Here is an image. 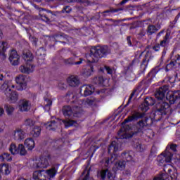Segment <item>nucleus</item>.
<instances>
[{"instance_id": "nucleus-1", "label": "nucleus", "mask_w": 180, "mask_h": 180, "mask_svg": "<svg viewBox=\"0 0 180 180\" xmlns=\"http://www.w3.org/2000/svg\"><path fill=\"white\" fill-rule=\"evenodd\" d=\"M151 124H153V119L145 118V120H141L137 123V131H127V129H130V127H123L118 131L119 139L121 140H123V139H131V137H133L136 133H140L144 127H146V126H151Z\"/></svg>"}, {"instance_id": "nucleus-2", "label": "nucleus", "mask_w": 180, "mask_h": 180, "mask_svg": "<svg viewBox=\"0 0 180 180\" xmlns=\"http://www.w3.org/2000/svg\"><path fill=\"white\" fill-rule=\"evenodd\" d=\"M109 53H110V50H109L108 46H94L90 49L89 54H87L86 57L89 63H98L99 58L108 56Z\"/></svg>"}, {"instance_id": "nucleus-3", "label": "nucleus", "mask_w": 180, "mask_h": 180, "mask_svg": "<svg viewBox=\"0 0 180 180\" xmlns=\"http://www.w3.org/2000/svg\"><path fill=\"white\" fill-rule=\"evenodd\" d=\"M173 154L172 152H165L162 153L158 157V165L162 166L164 165L165 169L164 171L165 172H171L172 171L171 169H168V167H171L169 165H165L166 162H171L172 161V157Z\"/></svg>"}, {"instance_id": "nucleus-4", "label": "nucleus", "mask_w": 180, "mask_h": 180, "mask_svg": "<svg viewBox=\"0 0 180 180\" xmlns=\"http://www.w3.org/2000/svg\"><path fill=\"white\" fill-rule=\"evenodd\" d=\"M171 110L169 104L164 101H158L156 104V110L155 115H159V116H165L169 113Z\"/></svg>"}, {"instance_id": "nucleus-5", "label": "nucleus", "mask_w": 180, "mask_h": 180, "mask_svg": "<svg viewBox=\"0 0 180 180\" xmlns=\"http://www.w3.org/2000/svg\"><path fill=\"white\" fill-rule=\"evenodd\" d=\"M50 156L49 155L46 156L41 157L39 160H34L30 162V165L32 168L39 169V168H47L49 165Z\"/></svg>"}, {"instance_id": "nucleus-6", "label": "nucleus", "mask_w": 180, "mask_h": 180, "mask_svg": "<svg viewBox=\"0 0 180 180\" xmlns=\"http://www.w3.org/2000/svg\"><path fill=\"white\" fill-rule=\"evenodd\" d=\"M64 124L65 127H68V120H60L57 119L56 120H52L45 124L46 129L47 130H57L61 124Z\"/></svg>"}, {"instance_id": "nucleus-7", "label": "nucleus", "mask_w": 180, "mask_h": 180, "mask_svg": "<svg viewBox=\"0 0 180 180\" xmlns=\"http://www.w3.org/2000/svg\"><path fill=\"white\" fill-rule=\"evenodd\" d=\"M168 86L165 85L156 90L155 96V98L158 99V102H161V101H164V99H165V94L168 92Z\"/></svg>"}, {"instance_id": "nucleus-8", "label": "nucleus", "mask_w": 180, "mask_h": 180, "mask_svg": "<svg viewBox=\"0 0 180 180\" xmlns=\"http://www.w3.org/2000/svg\"><path fill=\"white\" fill-rule=\"evenodd\" d=\"M97 176L98 178H101L102 180L106 179V176L108 180L115 179V175L112 174L109 169H102L98 172Z\"/></svg>"}, {"instance_id": "nucleus-9", "label": "nucleus", "mask_w": 180, "mask_h": 180, "mask_svg": "<svg viewBox=\"0 0 180 180\" xmlns=\"http://www.w3.org/2000/svg\"><path fill=\"white\" fill-rule=\"evenodd\" d=\"M155 104V100L152 97H146L144 102L140 105L142 112H147L150 109V106Z\"/></svg>"}, {"instance_id": "nucleus-10", "label": "nucleus", "mask_w": 180, "mask_h": 180, "mask_svg": "<svg viewBox=\"0 0 180 180\" xmlns=\"http://www.w3.org/2000/svg\"><path fill=\"white\" fill-rule=\"evenodd\" d=\"M15 82L18 85L17 86L18 91H23V89H26L27 84H26V79L23 75H20L19 76L16 77Z\"/></svg>"}, {"instance_id": "nucleus-11", "label": "nucleus", "mask_w": 180, "mask_h": 180, "mask_svg": "<svg viewBox=\"0 0 180 180\" xmlns=\"http://www.w3.org/2000/svg\"><path fill=\"white\" fill-rule=\"evenodd\" d=\"M144 112H140L137 111H134L131 116H129L127 119L124 120L123 123H129L130 122H136L139 120V119H143L145 116Z\"/></svg>"}, {"instance_id": "nucleus-12", "label": "nucleus", "mask_w": 180, "mask_h": 180, "mask_svg": "<svg viewBox=\"0 0 180 180\" xmlns=\"http://www.w3.org/2000/svg\"><path fill=\"white\" fill-rule=\"evenodd\" d=\"M8 60L12 65H19L20 56H19L16 50L10 51Z\"/></svg>"}, {"instance_id": "nucleus-13", "label": "nucleus", "mask_w": 180, "mask_h": 180, "mask_svg": "<svg viewBox=\"0 0 180 180\" xmlns=\"http://www.w3.org/2000/svg\"><path fill=\"white\" fill-rule=\"evenodd\" d=\"M169 32H167L163 39L160 41V46L163 49L162 54H165L167 53V50H168V47L169 46Z\"/></svg>"}, {"instance_id": "nucleus-14", "label": "nucleus", "mask_w": 180, "mask_h": 180, "mask_svg": "<svg viewBox=\"0 0 180 180\" xmlns=\"http://www.w3.org/2000/svg\"><path fill=\"white\" fill-rule=\"evenodd\" d=\"M39 18L43 22H50L53 18V13L51 11L42 10L39 12Z\"/></svg>"}, {"instance_id": "nucleus-15", "label": "nucleus", "mask_w": 180, "mask_h": 180, "mask_svg": "<svg viewBox=\"0 0 180 180\" xmlns=\"http://www.w3.org/2000/svg\"><path fill=\"white\" fill-rule=\"evenodd\" d=\"M94 91V88L91 85H83L80 89V94H82L84 96H89V95H92Z\"/></svg>"}, {"instance_id": "nucleus-16", "label": "nucleus", "mask_w": 180, "mask_h": 180, "mask_svg": "<svg viewBox=\"0 0 180 180\" xmlns=\"http://www.w3.org/2000/svg\"><path fill=\"white\" fill-rule=\"evenodd\" d=\"M14 139L17 141H22V140H24L26 138V133H25V131L22 129H16L14 131Z\"/></svg>"}, {"instance_id": "nucleus-17", "label": "nucleus", "mask_w": 180, "mask_h": 180, "mask_svg": "<svg viewBox=\"0 0 180 180\" xmlns=\"http://www.w3.org/2000/svg\"><path fill=\"white\" fill-rule=\"evenodd\" d=\"M18 108L20 112H29L30 110V103L27 100H20L18 104Z\"/></svg>"}, {"instance_id": "nucleus-18", "label": "nucleus", "mask_w": 180, "mask_h": 180, "mask_svg": "<svg viewBox=\"0 0 180 180\" xmlns=\"http://www.w3.org/2000/svg\"><path fill=\"white\" fill-rule=\"evenodd\" d=\"M34 68V66H33V65L27 63L25 65L20 66L19 70L22 74H30L31 72H33Z\"/></svg>"}, {"instance_id": "nucleus-19", "label": "nucleus", "mask_w": 180, "mask_h": 180, "mask_svg": "<svg viewBox=\"0 0 180 180\" xmlns=\"http://www.w3.org/2000/svg\"><path fill=\"white\" fill-rule=\"evenodd\" d=\"M121 157L124 161H127V162L130 161H133V158H134V152L129 150V151H124L121 154Z\"/></svg>"}, {"instance_id": "nucleus-20", "label": "nucleus", "mask_w": 180, "mask_h": 180, "mask_svg": "<svg viewBox=\"0 0 180 180\" xmlns=\"http://www.w3.org/2000/svg\"><path fill=\"white\" fill-rule=\"evenodd\" d=\"M179 94L178 92H171L167 94L166 98L169 101V103L172 105H174L176 101H178L179 99Z\"/></svg>"}, {"instance_id": "nucleus-21", "label": "nucleus", "mask_w": 180, "mask_h": 180, "mask_svg": "<svg viewBox=\"0 0 180 180\" xmlns=\"http://www.w3.org/2000/svg\"><path fill=\"white\" fill-rule=\"evenodd\" d=\"M79 84H81V82L79 81L78 76L70 75L69 77L68 84L70 86H72V87L78 86Z\"/></svg>"}, {"instance_id": "nucleus-22", "label": "nucleus", "mask_w": 180, "mask_h": 180, "mask_svg": "<svg viewBox=\"0 0 180 180\" xmlns=\"http://www.w3.org/2000/svg\"><path fill=\"white\" fill-rule=\"evenodd\" d=\"M0 89L5 95H9V92L12 90V89H11V82H9V81H5L4 84H1Z\"/></svg>"}, {"instance_id": "nucleus-23", "label": "nucleus", "mask_w": 180, "mask_h": 180, "mask_svg": "<svg viewBox=\"0 0 180 180\" xmlns=\"http://www.w3.org/2000/svg\"><path fill=\"white\" fill-rule=\"evenodd\" d=\"M71 112L75 117H81V115L84 113V110H82V108L79 106L75 105L71 109Z\"/></svg>"}, {"instance_id": "nucleus-24", "label": "nucleus", "mask_w": 180, "mask_h": 180, "mask_svg": "<svg viewBox=\"0 0 180 180\" xmlns=\"http://www.w3.org/2000/svg\"><path fill=\"white\" fill-rule=\"evenodd\" d=\"M41 134V128L39 126L34 127L30 131V136L34 139H37V137H39Z\"/></svg>"}, {"instance_id": "nucleus-25", "label": "nucleus", "mask_w": 180, "mask_h": 180, "mask_svg": "<svg viewBox=\"0 0 180 180\" xmlns=\"http://www.w3.org/2000/svg\"><path fill=\"white\" fill-rule=\"evenodd\" d=\"M8 49V44L5 41L0 42V57H1L2 60H5L6 58V55L5 54V51Z\"/></svg>"}, {"instance_id": "nucleus-26", "label": "nucleus", "mask_w": 180, "mask_h": 180, "mask_svg": "<svg viewBox=\"0 0 180 180\" xmlns=\"http://www.w3.org/2000/svg\"><path fill=\"white\" fill-rule=\"evenodd\" d=\"M51 146L55 150H60L64 146V141L63 139L54 140L51 142Z\"/></svg>"}, {"instance_id": "nucleus-27", "label": "nucleus", "mask_w": 180, "mask_h": 180, "mask_svg": "<svg viewBox=\"0 0 180 180\" xmlns=\"http://www.w3.org/2000/svg\"><path fill=\"white\" fill-rule=\"evenodd\" d=\"M94 72V66L92 65H87L82 70V74L84 77H91Z\"/></svg>"}, {"instance_id": "nucleus-28", "label": "nucleus", "mask_w": 180, "mask_h": 180, "mask_svg": "<svg viewBox=\"0 0 180 180\" xmlns=\"http://www.w3.org/2000/svg\"><path fill=\"white\" fill-rule=\"evenodd\" d=\"M171 151L175 153H178V145L175 143H170L169 145H167L165 152H166L167 153H171Z\"/></svg>"}, {"instance_id": "nucleus-29", "label": "nucleus", "mask_w": 180, "mask_h": 180, "mask_svg": "<svg viewBox=\"0 0 180 180\" xmlns=\"http://www.w3.org/2000/svg\"><path fill=\"white\" fill-rule=\"evenodd\" d=\"M22 58H24L25 61H32L33 60V54L29 50L23 51Z\"/></svg>"}, {"instance_id": "nucleus-30", "label": "nucleus", "mask_w": 180, "mask_h": 180, "mask_svg": "<svg viewBox=\"0 0 180 180\" xmlns=\"http://www.w3.org/2000/svg\"><path fill=\"white\" fill-rule=\"evenodd\" d=\"M24 144L30 150H32L33 148H34V141L32 138L25 139Z\"/></svg>"}, {"instance_id": "nucleus-31", "label": "nucleus", "mask_w": 180, "mask_h": 180, "mask_svg": "<svg viewBox=\"0 0 180 180\" xmlns=\"http://www.w3.org/2000/svg\"><path fill=\"white\" fill-rule=\"evenodd\" d=\"M117 150H119V143L114 141L110 144L108 147V153H116Z\"/></svg>"}, {"instance_id": "nucleus-32", "label": "nucleus", "mask_w": 180, "mask_h": 180, "mask_svg": "<svg viewBox=\"0 0 180 180\" xmlns=\"http://www.w3.org/2000/svg\"><path fill=\"white\" fill-rule=\"evenodd\" d=\"M161 68H160V66H157L155 68H153L148 74V77L150 78L149 79H153V78H155V75L158 74L160 72Z\"/></svg>"}, {"instance_id": "nucleus-33", "label": "nucleus", "mask_w": 180, "mask_h": 180, "mask_svg": "<svg viewBox=\"0 0 180 180\" xmlns=\"http://www.w3.org/2000/svg\"><path fill=\"white\" fill-rule=\"evenodd\" d=\"M146 32L148 36H151V34H154V33H157V32H158V29L154 25H149L147 27Z\"/></svg>"}, {"instance_id": "nucleus-34", "label": "nucleus", "mask_w": 180, "mask_h": 180, "mask_svg": "<svg viewBox=\"0 0 180 180\" xmlns=\"http://www.w3.org/2000/svg\"><path fill=\"white\" fill-rule=\"evenodd\" d=\"M7 98H9L11 101H13V102H16L18 101V94L16 91H12V90L8 92V95H6Z\"/></svg>"}, {"instance_id": "nucleus-35", "label": "nucleus", "mask_w": 180, "mask_h": 180, "mask_svg": "<svg viewBox=\"0 0 180 180\" xmlns=\"http://www.w3.org/2000/svg\"><path fill=\"white\" fill-rule=\"evenodd\" d=\"M9 151L13 154V155L19 154V146L17 147L16 144L11 143L9 148Z\"/></svg>"}, {"instance_id": "nucleus-36", "label": "nucleus", "mask_w": 180, "mask_h": 180, "mask_svg": "<svg viewBox=\"0 0 180 180\" xmlns=\"http://www.w3.org/2000/svg\"><path fill=\"white\" fill-rule=\"evenodd\" d=\"M126 167V161L124 160H120L117 162L115 165V167L117 168V169H120V171L124 169Z\"/></svg>"}, {"instance_id": "nucleus-37", "label": "nucleus", "mask_w": 180, "mask_h": 180, "mask_svg": "<svg viewBox=\"0 0 180 180\" xmlns=\"http://www.w3.org/2000/svg\"><path fill=\"white\" fill-rule=\"evenodd\" d=\"M36 54L39 60H44V57L46 56V51H44V49L40 48L37 51Z\"/></svg>"}, {"instance_id": "nucleus-38", "label": "nucleus", "mask_w": 180, "mask_h": 180, "mask_svg": "<svg viewBox=\"0 0 180 180\" xmlns=\"http://www.w3.org/2000/svg\"><path fill=\"white\" fill-rule=\"evenodd\" d=\"M150 57H151V52L147 51L145 55V58L143 59L141 65L147 67V64H148V61H150Z\"/></svg>"}, {"instance_id": "nucleus-39", "label": "nucleus", "mask_w": 180, "mask_h": 180, "mask_svg": "<svg viewBox=\"0 0 180 180\" xmlns=\"http://www.w3.org/2000/svg\"><path fill=\"white\" fill-rule=\"evenodd\" d=\"M75 58H77V56L75 55H74V57L69 58V61H68L69 65H74V64H75V65H79V64H82V59H80L79 61L75 62Z\"/></svg>"}, {"instance_id": "nucleus-40", "label": "nucleus", "mask_w": 180, "mask_h": 180, "mask_svg": "<svg viewBox=\"0 0 180 180\" xmlns=\"http://www.w3.org/2000/svg\"><path fill=\"white\" fill-rule=\"evenodd\" d=\"M0 172L5 174V175H8L11 172L9 171V167L6 165H0Z\"/></svg>"}, {"instance_id": "nucleus-41", "label": "nucleus", "mask_w": 180, "mask_h": 180, "mask_svg": "<svg viewBox=\"0 0 180 180\" xmlns=\"http://www.w3.org/2000/svg\"><path fill=\"white\" fill-rule=\"evenodd\" d=\"M0 161L4 162L6 161H12V158H11V155H9V153H4L0 155Z\"/></svg>"}, {"instance_id": "nucleus-42", "label": "nucleus", "mask_w": 180, "mask_h": 180, "mask_svg": "<svg viewBox=\"0 0 180 180\" xmlns=\"http://www.w3.org/2000/svg\"><path fill=\"white\" fill-rule=\"evenodd\" d=\"M24 124L27 127H33V126H34V124H36V121H34V120L28 118L25 120Z\"/></svg>"}, {"instance_id": "nucleus-43", "label": "nucleus", "mask_w": 180, "mask_h": 180, "mask_svg": "<svg viewBox=\"0 0 180 180\" xmlns=\"http://www.w3.org/2000/svg\"><path fill=\"white\" fill-rule=\"evenodd\" d=\"M4 108L8 116L12 115V114L13 113V110H15V108H13V106L11 105H5Z\"/></svg>"}, {"instance_id": "nucleus-44", "label": "nucleus", "mask_w": 180, "mask_h": 180, "mask_svg": "<svg viewBox=\"0 0 180 180\" xmlns=\"http://www.w3.org/2000/svg\"><path fill=\"white\" fill-rule=\"evenodd\" d=\"M18 154H20V155H26V154H27V150H26L23 144L18 145Z\"/></svg>"}, {"instance_id": "nucleus-45", "label": "nucleus", "mask_w": 180, "mask_h": 180, "mask_svg": "<svg viewBox=\"0 0 180 180\" xmlns=\"http://www.w3.org/2000/svg\"><path fill=\"white\" fill-rule=\"evenodd\" d=\"M69 3L77 2L78 4H82L84 6H88L91 5V1L89 0H69Z\"/></svg>"}, {"instance_id": "nucleus-46", "label": "nucleus", "mask_w": 180, "mask_h": 180, "mask_svg": "<svg viewBox=\"0 0 180 180\" xmlns=\"http://www.w3.org/2000/svg\"><path fill=\"white\" fill-rule=\"evenodd\" d=\"M153 180H169V179H168L167 174L162 173L154 177Z\"/></svg>"}, {"instance_id": "nucleus-47", "label": "nucleus", "mask_w": 180, "mask_h": 180, "mask_svg": "<svg viewBox=\"0 0 180 180\" xmlns=\"http://www.w3.org/2000/svg\"><path fill=\"white\" fill-rule=\"evenodd\" d=\"M120 11H122V9H113L110 8V10L104 11L102 14L103 18H106V14L108 13V15H110V13H115V12H119Z\"/></svg>"}, {"instance_id": "nucleus-48", "label": "nucleus", "mask_w": 180, "mask_h": 180, "mask_svg": "<svg viewBox=\"0 0 180 180\" xmlns=\"http://www.w3.org/2000/svg\"><path fill=\"white\" fill-rule=\"evenodd\" d=\"M176 63L175 62V59L172 60L169 64L166 66V70H174V68H176Z\"/></svg>"}, {"instance_id": "nucleus-49", "label": "nucleus", "mask_w": 180, "mask_h": 180, "mask_svg": "<svg viewBox=\"0 0 180 180\" xmlns=\"http://www.w3.org/2000/svg\"><path fill=\"white\" fill-rule=\"evenodd\" d=\"M86 105H89V106H94L96 105V98H87L86 100Z\"/></svg>"}, {"instance_id": "nucleus-50", "label": "nucleus", "mask_w": 180, "mask_h": 180, "mask_svg": "<svg viewBox=\"0 0 180 180\" xmlns=\"http://www.w3.org/2000/svg\"><path fill=\"white\" fill-rule=\"evenodd\" d=\"M44 103H45V109H46L47 110H50V106L53 105V101L50 99H46Z\"/></svg>"}, {"instance_id": "nucleus-51", "label": "nucleus", "mask_w": 180, "mask_h": 180, "mask_svg": "<svg viewBox=\"0 0 180 180\" xmlns=\"http://www.w3.org/2000/svg\"><path fill=\"white\" fill-rule=\"evenodd\" d=\"M74 126L75 127H78V122H77V121L75 120H68V127H71Z\"/></svg>"}, {"instance_id": "nucleus-52", "label": "nucleus", "mask_w": 180, "mask_h": 180, "mask_svg": "<svg viewBox=\"0 0 180 180\" xmlns=\"http://www.w3.org/2000/svg\"><path fill=\"white\" fill-rule=\"evenodd\" d=\"M94 82L98 85H101V84H103V77H96L94 79Z\"/></svg>"}, {"instance_id": "nucleus-53", "label": "nucleus", "mask_w": 180, "mask_h": 180, "mask_svg": "<svg viewBox=\"0 0 180 180\" xmlns=\"http://www.w3.org/2000/svg\"><path fill=\"white\" fill-rule=\"evenodd\" d=\"M62 113L65 117L68 116V105H64L62 108Z\"/></svg>"}, {"instance_id": "nucleus-54", "label": "nucleus", "mask_w": 180, "mask_h": 180, "mask_svg": "<svg viewBox=\"0 0 180 180\" xmlns=\"http://www.w3.org/2000/svg\"><path fill=\"white\" fill-rule=\"evenodd\" d=\"M136 150H138V151H140L141 153H143V151H144V148H143L141 143H136Z\"/></svg>"}, {"instance_id": "nucleus-55", "label": "nucleus", "mask_w": 180, "mask_h": 180, "mask_svg": "<svg viewBox=\"0 0 180 180\" xmlns=\"http://www.w3.org/2000/svg\"><path fill=\"white\" fill-rule=\"evenodd\" d=\"M136 92H137V89H134L132 93L131 94L130 96H129V98L128 100V102H127V105H129V103H130L131 99H133V97L134 96V95H136Z\"/></svg>"}, {"instance_id": "nucleus-56", "label": "nucleus", "mask_w": 180, "mask_h": 180, "mask_svg": "<svg viewBox=\"0 0 180 180\" xmlns=\"http://www.w3.org/2000/svg\"><path fill=\"white\" fill-rule=\"evenodd\" d=\"M59 88L62 89V91H64V89H67V88H68V86L65 83L60 82L59 84Z\"/></svg>"}, {"instance_id": "nucleus-57", "label": "nucleus", "mask_w": 180, "mask_h": 180, "mask_svg": "<svg viewBox=\"0 0 180 180\" xmlns=\"http://www.w3.org/2000/svg\"><path fill=\"white\" fill-rule=\"evenodd\" d=\"M153 50H154V51H160V50H161V45L160 44H156L153 46Z\"/></svg>"}, {"instance_id": "nucleus-58", "label": "nucleus", "mask_w": 180, "mask_h": 180, "mask_svg": "<svg viewBox=\"0 0 180 180\" xmlns=\"http://www.w3.org/2000/svg\"><path fill=\"white\" fill-rule=\"evenodd\" d=\"M104 161H105V167H109V164H110V162H112V159H109V158H105L104 159Z\"/></svg>"}, {"instance_id": "nucleus-59", "label": "nucleus", "mask_w": 180, "mask_h": 180, "mask_svg": "<svg viewBox=\"0 0 180 180\" xmlns=\"http://www.w3.org/2000/svg\"><path fill=\"white\" fill-rule=\"evenodd\" d=\"M104 68L107 71V74H113V70L109 66H104Z\"/></svg>"}, {"instance_id": "nucleus-60", "label": "nucleus", "mask_w": 180, "mask_h": 180, "mask_svg": "<svg viewBox=\"0 0 180 180\" xmlns=\"http://www.w3.org/2000/svg\"><path fill=\"white\" fill-rule=\"evenodd\" d=\"M175 63H176V64H178V65H180V56L179 55L176 56Z\"/></svg>"}, {"instance_id": "nucleus-61", "label": "nucleus", "mask_w": 180, "mask_h": 180, "mask_svg": "<svg viewBox=\"0 0 180 180\" xmlns=\"http://www.w3.org/2000/svg\"><path fill=\"white\" fill-rule=\"evenodd\" d=\"M67 9H68V6H65L60 11V13H68V11H67Z\"/></svg>"}, {"instance_id": "nucleus-62", "label": "nucleus", "mask_w": 180, "mask_h": 180, "mask_svg": "<svg viewBox=\"0 0 180 180\" xmlns=\"http://www.w3.org/2000/svg\"><path fill=\"white\" fill-rule=\"evenodd\" d=\"M131 37L130 36H128L127 37V44L129 45V46H133V44H131Z\"/></svg>"}, {"instance_id": "nucleus-63", "label": "nucleus", "mask_w": 180, "mask_h": 180, "mask_svg": "<svg viewBox=\"0 0 180 180\" xmlns=\"http://www.w3.org/2000/svg\"><path fill=\"white\" fill-rule=\"evenodd\" d=\"M64 54H65V56H67V51H66V50H64V49H62V50L60 51V55H61V56H64Z\"/></svg>"}, {"instance_id": "nucleus-64", "label": "nucleus", "mask_w": 180, "mask_h": 180, "mask_svg": "<svg viewBox=\"0 0 180 180\" xmlns=\"http://www.w3.org/2000/svg\"><path fill=\"white\" fill-rule=\"evenodd\" d=\"M124 175H127V176H130V170L127 169L124 172Z\"/></svg>"}]
</instances>
